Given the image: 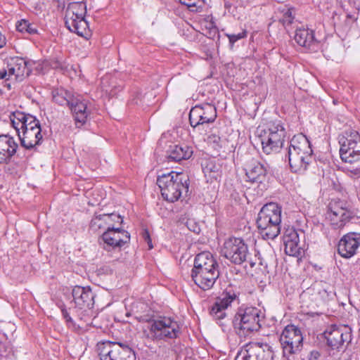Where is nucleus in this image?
Segmentation results:
<instances>
[{
  "label": "nucleus",
  "instance_id": "f257e3e1",
  "mask_svg": "<svg viewBox=\"0 0 360 360\" xmlns=\"http://www.w3.org/2000/svg\"><path fill=\"white\" fill-rule=\"evenodd\" d=\"M9 118L23 148L32 150L41 144V124L36 117L17 110L12 112Z\"/></svg>",
  "mask_w": 360,
  "mask_h": 360
},
{
  "label": "nucleus",
  "instance_id": "f03ea898",
  "mask_svg": "<svg viewBox=\"0 0 360 360\" xmlns=\"http://www.w3.org/2000/svg\"><path fill=\"white\" fill-rule=\"evenodd\" d=\"M313 150L311 143L302 134L295 135L288 148V162L293 172H303L312 160Z\"/></svg>",
  "mask_w": 360,
  "mask_h": 360
},
{
  "label": "nucleus",
  "instance_id": "7ed1b4c3",
  "mask_svg": "<svg viewBox=\"0 0 360 360\" xmlns=\"http://www.w3.org/2000/svg\"><path fill=\"white\" fill-rule=\"evenodd\" d=\"M281 207L276 202L264 205L257 219V225L262 238L265 240L276 238L281 232Z\"/></svg>",
  "mask_w": 360,
  "mask_h": 360
},
{
  "label": "nucleus",
  "instance_id": "20e7f679",
  "mask_svg": "<svg viewBox=\"0 0 360 360\" xmlns=\"http://www.w3.org/2000/svg\"><path fill=\"white\" fill-rule=\"evenodd\" d=\"M157 184L162 198L167 202H174L179 200L184 193L188 191L189 178L183 172L172 171L158 176Z\"/></svg>",
  "mask_w": 360,
  "mask_h": 360
},
{
  "label": "nucleus",
  "instance_id": "39448f33",
  "mask_svg": "<svg viewBox=\"0 0 360 360\" xmlns=\"http://www.w3.org/2000/svg\"><path fill=\"white\" fill-rule=\"evenodd\" d=\"M263 318L261 310L257 307L241 306L238 308L232 320L234 332L240 338H245L254 331H258Z\"/></svg>",
  "mask_w": 360,
  "mask_h": 360
},
{
  "label": "nucleus",
  "instance_id": "423d86ee",
  "mask_svg": "<svg viewBox=\"0 0 360 360\" xmlns=\"http://www.w3.org/2000/svg\"><path fill=\"white\" fill-rule=\"evenodd\" d=\"M65 23L67 28L79 36L87 37L90 34L89 24L85 20L86 6L82 1H67Z\"/></svg>",
  "mask_w": 360,
  "mask_h": 360
},
{
  "label": "nucleus",
  "instance_id": "0eeeda50",
  "mask_svg": "<svg viewBox=\"0 0 360 360\" xmlns=\"http://www.w3.org/2000/svg\"><path fill=\"white\" fill-rule=\"evenodd\" d=\"M285 136L286 131L281 120L269 122L266 128L261 130L259 135L263 152L269 155L279 151Z\"/></svg>",
  "mask_w": 360,
  "mask_h": 360
},
{
  "label": "nucleus",
  "instance_id": "6e6552de",
  "mask_svg": "<svg viewBox=\"0 0 360 360\" xmlns=\"http://www.w3.org/2000/svg\"><path fill=\"white\" fill-rule=\"evenodd\" d=\"M240 295V287L229 284L215 299L214 304L210 308V314L220 326L224 325L223 320L227 316L226 310L231 306L233 302L239 303Z\"/></svg>",
  "mask_w": 360,
  "mask_h": 360
},
{
  "label": "nucleus",
  "instance_id": "1a4fd4ad",
  "mask_svg": "<svg viewBox=\"0 0 360 360\" xmlns=\"http://www.w3.org/2000/svg\"><path fill=\"white\" fill-rule=\"evenodd\" d=\"M340 155L346 163L353 164L360 161V135L356 131H346L339 136Z\"/></svg>",
  "mask_w": 360,
  "mask_h": 360
},
{
  "label": "nucleus",
  "instance_id": "9d476101",
  "mask_svg": "<svg viewBox=\"0 0 360 360\" xmlns=\"http://www.w3.org/2000/svg\"><path fill=\"white\" fill-rule=\"evenodd\" d=\"M221 252L226 259L235 264L249 262L252 266L254 265L247 244L240 238L227 239L224 243Z\"/></svg>",
  "mask_w": 360,
  "mask_h": 360
},
{
  "label": "nucleus",
  "instance_id": "9b49d317",
  "mask_svg": "<svg viewBox=\"0 0 360 360\" xmlns=\"http://www.w3.org/2000/svg\"><path fill=\"white\" fill-rule=\"evenodd\" d=\"M279 340L283 356L288 359L299 353L303 346L302 333L297 326L292 324L285 327Z\"/></svg>",
  "mask_w": 360,
  "mask_h": 360
},
{
  "label": "nucleus",
  "instance_id": "f8f14e48",
  "mask_svg": "<svg viewBox=\"0 0 360 360\" xmlns=\"http://www.w3.org/2000/svg\"><path fill=\"white\" fill-rule=\"evenodd\" d=\"M150 335L152 340H160L165 338L174 339L178 337L179 327L176 321L170 318L163 317L153 320L150 326Z\"/></svg>",
  "mask_w": 360,
  "mask_h": 360
},
{
  "label": "nucleus",
  "instance_id": "ddd939ff",
  "mask_svg": "<svg viewBox=\"0 0 360 360\" xmlns=\"http://www.w3.org/2000/svg\"><path fill=\"white\" fill-rule=\"evenodd\" d=\"M101 360H136L134 351L129 347L120 348L115 342H103L98 344Z\"/></svg>",
  "mask_w": 360,
  "mask_h": 360
},
{
  "label": "nucleus",
  "instance_id": "4468645a",
  "mask_svg": "<svg viewBox=\"0 0 360 360\" xmlns=\"http://www.w3.org/2000/svg\"><path fill=\"white\" fill-rule=\"evenodd\" d=\"M217 117L215 106L208 103H204L196 105L191 109L189 122L193 129H200L204 124L214 122Z\"/></svg>",
  "mask_w": 360,
  "mask_h": 360
},
{
  "label": "nucleus",
  "instance_id": "2eb2a0df",
  "mask_svg": "<svg viewBox=\"0 0 360 360\" xmlns=\"http://www.w3.org/2000/svg\"><path fill=\"white\" fill-rule=\"evenodd\" d=\"M243 169L249 182L260 184L266 181L269 167L259 158L248 156L243 164Z\"/></svg>",
  "mask_w": 360,
  "mask_h": 360
},
{
  "label": "nucleus",
  "instance_id": "dca6fc26",
  "mask_svg": "<svg viewBox=\"0 0 360 360\" xmlns=\"http://www.w3.org/2000/svg\"><path fill=\"white\" fill-rule=\"evenodd\" d=\"M98 241L105 250L120 249L129 243L130 234L124 229L110 227L103 233Z\"/></svg>",
  "mask_w": 360,
  "mask_h": 360
},
{
  "label": "nucleus",
  "instance_id": "f3484780",
  "mask_svg": "<svg viewBox=\"0 0 360 360\" xmlns=\"http://www.w3.org/2000/svg\"><path fill=\"white\" fill-rule=\"evenodd\" d=\"M360 247V233L349 232L344 235L338 245V252L344 258H350Z\"/></svg>",
  "mask_w": 360,
  "mask_h": 360
},
{
  "label": "nucleus",
  "instance_id": "a211bd4d",
  "mask_svg": "<svg viewBox=\"0 0 360 360\" xmlns=\"http://www.w3.org/2000/svg\"><path fill=\"white\" fill-rule=\"evenodd\" d=\"M294 39L298 45L311 52H317L320 49V41L315 37L313 30L298 28L295 31Z\"/></svg>",
  "mask_w": 360,
  "mask_h": 360
},
{
  "label": "nucleus",
  "instance_id": "6ab92c4d",
  "mask_svg": "<svg viewBox=\"0 0 360 360\" xmlns=\"http://www.w3.org/2000/svg\"><path fill=\"white\" fill-rule=\"evenodd\" d=\"M323 335L328 346L332 349L340 350L344 346L345 342H349L352 339L350 332H344L342 329L335 326L326 330Z\"/></svg>",
  "mask_w": 360,
  "mask_h": 360
},
{
  "label": "nucleus",
  "instance_id": "aec40b11",
  "mask_svg": "<svg viewBox=\"0 0 360 360\" xmlns=\"http://www.w3.org/2000/svg\"><path fill=\"white\" fill-rule=\"evenodd\" d=\"M72 295L77 307L81 309L93 308L95 295L90 287L76 285L72 290Z\"/></svg>",
  "mask_w": 360,
  "mask_h": 360
},
{
  "label": "nucleus",
  "instance_id": "412c9836",
  "mask_svg": "<svg viewBox=\"0 0 360 360\" xmlns=\"http://www.w3.org/2000/svg\"><path fill=\"white\" fill-rule=\"evenodd\" d=\"M304 236V232L294 229L285 231L283 236L285 252L286 255L293 257H299L302 255V249L300 245V236Z\"/></svg>",
  "mask_w": 360,
  "mask_h": 360
},
{
  "label": "nucleus",
  "instance_id": "4be33fe9",
  "mask_svg": "<svg viewBox=\"0 0 360 360\" xmlns=\"http://www.w3.org/2000/svg\"><path fill=\"white\" fill-rule=\"evenodd\" d=\"M18 144L14 138L7 134L0 135V164H8L17 152Z\"/></svg>",
  "mask_w": 360,
  "mask_h": 360
},
{
  "label": "nucleus",
  "instance_id": "5701e85b",
  "mask_svg": "<svg viewBox=\"0 0 360 360\" xmlns=\"http://www.w3.org/2000/svg\"><path fill=\"white\" fill-rule=\"evenodd\" d=\"M8 77H13L17 81H22L25 76H28L30 70L27 68V63L22 58H11L7 63Z\"/></svg>",
  "mask_w": 360,
  "mask_h": 360
},
{
  "label": "nucleus",
  "instance_id": "b1692460",
  "mask_svg": "<svg viewBox=\"0 0 360 360\" xmlns=\"http://www.w3.org/2000/svg\"><path fill=\"white\" fill-rule=\"evenodd\" d=\"M246 352L247 354L243 356V360H274V352L267 344L257 343Z\"/></svg>",
  "mask_w": 360,
  "mask_h": 360
},
{
  "label": "nucleus",
  "instance_id": "393cba45",
  "mask_svg": "<svg viewBox=\"0 0 360 360\" xmlns=\"http://www.w3.org/2000/svg\"><path fill=\"white\" fill-rule=\"evenodd\" d=\"M191 276L195 285L203 290H207L213 287L219 276V271L191 272Z\"/></svg>",
  "mask_w": 360,
  "mask_h": 360
},
{
  "label": "nucleus",
  "instance_id": "a878e982",
  "mask_svg": "<svg viewBox=\"0 0 360 360\" xmlns=\"http://www.w3.org/2000/svg\"><path fill=\"white\" fill-rule=\"evenodd\" d=\"M202 172L207 179V181L212 182L221 178L222 170L219 160L215 158L205 159L202 162Z\"/></svg>",
  "mask_w": 360,
  "mask_h": 360
},
{
  "label": "nucleus",
  "instance_id": "bb28decb",
  "mask_svg": "<svg viewBox=\"0 0 360 360\" xmlns=\"http://www.w3.org/2000/svg\"><path fill=\"white\" fill-rule=\"evenodd\" d=\"M69 108L77 123H79L82 125L86 122L89 112L86 110L87 104L84 100L78 97H74L72 98V101H70Z\"/></svg>",
  "mask_w": 360,
  "mask_h": 360
},
{
  "label": "nucleus",
  "instance_id": "cd10ccee",
  "mask_svg": "<svg viewBox=\"0 0 360 360\" xmlns=\"http://www.w3.org/2000/svg\"><path fill=\"white\" fill-rule=\"evenodd\" d=\"M192 155V148L185 144L171 146L167 151L168 160L174 162L188 160Z\"/></svg>",
  "mask_w": 360,
  "mask_h": 360
},
{
  "label": "nucleus",
  "instance_id": "c85d7f7f",
  "mask_svg": "<svg viewBox=\"0 0 360 360\" xmlns=\"http://www.w3.org/2000/svg\"><path fill=\"white\" fill-rule=\"evenodd\" d=\"M321 52L328 60H335L342 51V43L339 40L328 39L320 44Z\"/></svg>",
  "mask_w": 360,
  "mask_h": 360
},
{
  "label": "nucleus",
  "instance_id": "c756f323",
  "mask_svg": "<svg viewBox=\"0 0 360 360\" xmlns=\"http://www.w3.org/2000/svg\"><path fill=\"white\" fill-rule=\"evenodd\" d=\"M217 264V262L210 252H202L195 256L191 271L199 270L205 266L210 267Z\"/></svg>",
  "mask_w": 360,
  "mask_h": 360
},
{
  "label": "nucleus",
  "instance_id": "7c9ffc66",
  "mask_svg": "<svg viewBox=\"0 0 360 360\" xmlns=\"http://www.w3.org/2000/svg\"><path fill=\"white\" fill-rule=\"evenodd\" d=\"M108 214L95 215L91 220L89 226L94 231H97L102 229H110V227H115L114 224L110 223Z\"/></svg>",
  "mask_w": 360,
  "mask_h": 360
},
{
  "label": "nucleus",
  "instance_id": "2f4dec72",
  "mask_svg": "<svg viewBox=\"0 0 360 360\" xmlns=\"http://www.w3.org/2000/svg\"><path fill=\"white\" fill-rule=\"evenodd\" d=\"M330 217L333 221V224L335 225L336 228L340 229L351 218V213L342 208L338 210H331Z\"/></svg>",
  "mask_w": 360,
  "mask_h": 360
},
{
  "label": "nucleus",
  "instance_id": "473e14b6",
  "mask_svg": "<svg viewBox=\"0 0 360 360\" xmlns=\"http://www.w3.org/2000/svg\"><path fill=\"white\" fill-rule=\"evenodd\" d=\"M73 98L69 92L64 89H58L53 92V101L60 105L70 106V101Z\"/></svg>",
  "mask_w": 360,
  "mask_h": 360
},
{
  "label": "nucleus",
  "instance_id": "72a5a7b5",
  "mask_svg": "<svg viewBox=\"0 0 360 360\" xmlns=\"http://www.w3.org/2000/svg\"><path fill=\"white\" fill-rule=\"evenodd\" d=\"M16 29L18 32L26 33L30 35L38 34L37 26L35 24L30 23L27 20H21L16 24Z\"/></svg>",
  "mask_w": 360,
  "mask_h": 360
},
{
  "label": "nucleus",
  "instance_id": "f704fd0d",
  "mask_svg": "<svg viewBox=\"0 0 360 360\" xmlns=\"http://www.w3.org/2000/svg\"><path fill=\"white\" fill-rule=\"evenodd\" d=\"M292 10V8H288L286 6H284L283 8L281 9V12L283 13V17L279 19V21L283 25H290L292 23L294 20Z\"/></svg>",
  "mask_w": 360,
  "mask_h": 360
},
{
  "label": "nucleus",
  "instance_id": "c9c22d12",
  "mask_svg": "<svg viewBox=\"0 0 360 360\" xmlns=\"http://www.w3.org/2000/svg\"><path fill=\"white\" fill-rule=\"evenodd\" d=\"M181 4L186 6L191 12H200L202 9L201 0L182 1Z\"/></svg>",
  "mask_w": 360,
  "mask_h": 360
},
{
  "label": "nucleus",
  "instance_id": "e433bc0d",
  "mask_svg": "<svg viewBox=\"0 0 360 360\" xmlns=\"http://www.w3.org/2000/svg\"><path fill=\"white\" fill-rule=\"evenodd\" d=\"M221 139L216 134H210L207 138V142L214 149L219 150L221 148Z\"/></svg>",
  "mask_w": 360,
  "mask_h": 360
},
{
  "label": "nucleus",
  "instance_id": "4c0bfd02",
  "mask_svg": "<svg viewBox=\"0 0 360 360\" xmlns=\"http://www.w3.org/2000/svg\"><path fill=\"white\" fill-rule=\"evenodd\" d=\"M248 32L245 30L238 34H226V36L229 38V43L231 46H233L234 43L238 40L244 39L247 37Z\"/></svg>",
  "mask_w": 360,
  "mask_h": 360
},
{
  "label": "nucleus",
  "instance_id": "58836bf2",
  "mask_svg": "<svg viewBox=\"0 0 360 360\" xmlns=\"http://www.w3.org/2000/svg\"><path fill=\"white\" fill-rule=\"evenodd\" d=\"M142 238L147 243L148 248L150 250L153 248L152 244V240L148 229H143L141 233Z\"/></svg>",
  "mask_w": 360,
  "mask_h": 360
},
{
  "label": "nucleus",
  "instance_id": "ea45409f",
  "mask_svg": "<svg viewBox=\"0 0 360 360\" xmlns=\"http://www.w3.org/2000/svg\"><path fill=\"white\" fill-rule=\"evenodd\" d=\"M186 224L190 231L194 233H199L200 227L193 220L188 219Z\"/></svg>",
  "mask_w": 360,
  "mask_h": 360
},
{
  "label": "nucleus",
  "instance_id": "a19ab883",
  "mask_svg": "<svg viewBox=\"0 0 360 360\" xmlns=\"http://www.w3.org/2000/svg\"><path fill=\"white\" fill-rule=\"evenodd\" d=\"M219 271V265L218 264L217 265H213V266H211L210 267H202L199 270H196V271H191V272H202V273H207V272H210V271Z\"/></svg>",
  "mask_w": 360,
  "mask_h": 360
},
{
  "label": "nucleus",
  "instance_id": "79ce46f5",
  "mask_svg": "<svg viewBox=\"0 0 360 360\" xmlns=\"http://www.w3.org/2000/svg\"><path fill=\"white\" fill-rule=\"evenodd\" d=\"M108 215L109 216V218H110L109 220H110V223H112V224L114 222H118L120 224L123 223V219L122 218V217L120 214L111 213V214H108Z\"/></svg>",
  "mask_w": 360,
  "mask_h": 360
},
{
  "label": "nucleus",
  "instance_id": "37998d69",
  "mask_svg": "<svg viewBox=\"0 0 360 360\" xmlns=\"http://www.w3.org/2000/svg\"><path fill=\"white\" fill-rule=\"evenodd\" d=\"M62 315L68 324L75 325L74 321L65 308L61 309Z\"/></svg>",
  "mask_w": 360,
  "mask_h": 360
},
{
  "label": "nucleus",
  "instance_id": "c03bdc74",
  "mask_svg": "<svg viewBox=\"0 0 360 360\" xmlns=\"http://www.w3.org/2000/svg\"><path fill=\"white\" fill-rule=\"evenodd\" d=\"M321 354L318 350H312L309 352L308 359L309 360H318Z\"/></svg>",
  "mask_w": 360,
  "mask_h": 360
},
{
  "label": "nucleus",
  "instance_id": "a18cd8bd",
  "mask_svg": "<svg viewBox=\"0 0 360 360\" xmlns=\"http://www.w3.org/2000/svg\"><path fill=\"white\" fill-rule=\"evenodd\" d=\"M10 79V78L8 77V69H2L1 70L0 69V79Z\"/></svg>",
  "mask_w": 360,
  "mask_h": 360
},
{
  "label": "nucleus",
  "instance_id": "49530a36",
  "mask_svg": "<svg viewBox=\"0 0 360 360\" xmlns=\"http://www.w3.org/2000/svg\"><path fill=\"white\" fill-rule=\"evenodd\" d=\"M6 44V37L0 32V49L3 48Z\"/></svg>",
  "mask_w": 360,
  "mask_h": 360
},
{
  "label": "nucleus",
  "instance_id": "de8ad7c7",
  "mask_svg": "<svg viewBox=\"0 0 360 360\" xmlns=\"http://www.w3.org/2000/svg\"><path fill=\"white\" fill-rule=\"evenodd\" d=\"M354 176H360V167H357L354 169L349 171Z\"/></svg>",
  "mask_w": 360,
  "mask_h": 360
},
{
  "label": "nucleus",
  "instance_id": "09e8293b",
  "mask_svg": "<svg viewBox=\"0 0 360 360\" xmlns=\"http://www.w3.org/2000/svg\"><path fill=\"white\" fill-rule=\"evenodd\" d=\"M120 348L124 349L125 347H129L127 345L121 342H115Z\"/></svg>",
  "mask_w": 360,
  "mask_h": 360
}]
</instances>
